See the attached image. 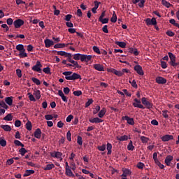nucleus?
<instances>
[{
	"label": "nucleus",
	"mask_w": 179,
	"mask_h": 179,
	"mask_svg": "<svg viewBox=\"0 0 179 179\" xmlns=\"http://www.w3.org/2000/svg\"><path fill=\"white\" fill-rule=\"evenodd\" d=\"M62 75L65 76L66 80H76V79H82L80 75L73 73L72 71H64Z\"/></svg>",
	"instance_id": "nucleus-1"
},
{
	"label": "nucleus",
	"mask_w": 179,
	"mask_h": 179,
	"mask_svg": "<svg viewBox=\"0 0 179 179\" xmlns=\"http://www.w3.org/2000/svg\"><path fill=\"white\" fill-rule=\"evenodd\" d=\"M41 68H43V64H41L40 61H37L36 64L31 68V70L34 71V72L41 73Z\"/></svg>",
	"instance_id": "nucleus-2"
},
{
	"label": "nucleus",
	"mask_w": 179,
	"mask_h": 179,
	"mask_svg": "<svg viewBox=\"0 0 179 179\" xmlns=\"http://www.w3.org/2000/svg\"><path fill=\"white\" fill-rule=\"evenodd\" d=\"M13 24L15 29H20L24 24V21L22 19H17L14 21Z\"/></svg>",
	"instance_id": "nucleus-3"
},
{
	"label": "nucleus",
	"mask_w": 179,
	"mask_h": 179,
	"mask_svg": "<svg viewBox=\"0 0 179 179\" xmlns=\"http://www.w3.org/2000/svg\"><path fill=\"white\" fill-rule=\"evenodd\" d=\"M145 22L147 24V26H156L157 24V21H156L155 17H152V19L150 18H147L145 20Z\"/></svg>",
	"instance_id": "nucleus-4"
},
{
	"label": "nucleus",
	"mask_w": 179,
	"mask_h": 179,
	"mask_svg": "<svg viewBox=\"0 0 179 179\" xmlns=\"http://www.w3.org/2000/svg\"><path fill=\"white\" fill-rule=\"evenodd\" d=\"M168 55L171 59V65H172V66H177L178 65H179V63L176 62V56L174 55V54L169 52Z\"/></svg>",
	"instance_id": "nucleus-5"
},
{
	"label": "nucleus",
	"mask_w": 179,
	"mask_h": 179,
	"mask_svg": "<svg viewBox=\"0 0 179 179\" xmlns=\"http://www.w3.org/2000/svg\"><path fill=\"white\" fill-rule=\"evenodd\" d=\"M134 71L140 76H143V75H145V72H143V69H142V66L139 64H137L134 66Z\"/></svg>",
	"instance_id": "nucleus-6"
},
{
	"label": "nucleus",
	"mask_w": 179,
	"mask_h": 179,
	"mask_svg": "<svg viewBox=\"0 0 179 179\" xmlns=\"http://www.w3.org/2000/svg\"><path fill=\"white\" fill-rule=\"evenodd\" d=\"M141 101H142V103L143 104V106H145V107L146 108L150 109V108H152V107H153V104H152V103L149 102V101H148V99H146L145 97H143L141 99Z\"/></svg>",
	"instance_id": "nucleus-7"
},
{
	"label": "nucleus",
	"mask_w": 179,
	"mask_h": 179,
	"mask_svg": "<svg viewBox=\"0 0 179 179\" xmlns=\"http://www.w3.org/2000/svg\"><path fill=\"white\" fill-rule=\"evenodd\" d=\"M155 82L158 85H165V83H167V80L162 76H158L155 78Z\"/></svg>",
	"instance_id": "nucleus-8"
},
{
	"label": "nucleus",
	"mask_w": 179,
	"mask_h": 179,
	"mask_svg": "<svg viewBox=\"0 0 179 179\" xmlns=\"http://www.w3.org/2000/svg\"><path fill=\"white\" fill-rule=\"evenodd\" d=\"M135 102L133 103V106L135 108H145V107H143V105H142L141 103V100L138 99H134Z\"/></svg>",
	"instance_id": "nucleus-9"
},
{
	"label": "nucleus",
	"mask_w": 179,
	"mask_h": 179,
	"mask_svg": "<svg viewBox=\"0 0 179 179\" xmlns=\"http://www.w3.org/2000/svg\"><path fill=\"white\" fill-rule=\"evenodd\" d=\"M94 69L99 71V72H104V66L101 64H95L93 65Z\"/></svg>",
	"instance_id": "nucleus-10"
},
{
	"label": "nucleus",
	"mask_w": 179,
	"mask_h": 179,
	"mask_svg": "<svg viewBox=\"0 0 179 179\" xmlns=\"http://www.w3.org/2000/svg\"><path fill=\"white\" fill-rule=\"evenodd\" d=\"M93 58V56L92 55H81V62H89L90 59Z\"/></svg>",
	"instance_id": "nucleus-11"
},
{
	"label": "nucleus",
	"mask_w": 179,
	"mask_h": 179,
	"mask_svg": "<svg viewBox=\"0 0 179 179\" xmlns=\"http://www.w3.org/2000/svg\"><path fill=\"white\" fill-rule=\"evenodd\" d=\"M72 55L71 54H69V62H71V64H72L73 66H76V68H79V64L78 63V62L72 59L71 58Z\"/></svg>",
	"instance_id": "nucleus-12"
},
{
	"label": "nucleus",
	"mask_w": 179,
	"mask_h": 179,
	"mask_svg": "<svg viewBox=\"0 0 179 179\" xmlns=\"http://www.w3.org/2000/svg\"><path fill=\"white\" fill-rule=\"evenodd\" d=\"M174 139V136L173 135L166 134L162 137V141L163 142H169V141H173Z\"/></svg>",
	"instance_id": "nucleus-13"
},
{
	"label": "nucleus",
	"mask_w": 179,
	"mask_h": 179,
	"mask_svg": "<svg viewBox=\"0 0 179 179\" xmlns=\"http://www.w3.org/2000/svg\"><path fill=\"white\" fill-rule=\"evenodd\" d=\"M123 120H125V121L127 122V124L129 125H134L135 122L134 121V118L129 117V116H124L122 117Z\"/></svg>",
	"instance_id": "nucleus-14"
},
{
	"label": "nucleus",
	"mask_w": 179,
	"mask_h": 179,
	"mask_svg": "<svg viewBox=\"0 0 179 179\" xmlns=\"http://www.w3.org/2000/svg\"><path fill=\"white\" fill-rule=\"evenodd\" d=\"M52 157H55L56 159H62V153L61 152H53L50 153Z\"/></svg>",
	"instance_id": "nucleus-15"
},
{
	"label": "nucleus",
	"mask_w": 179,
	"mask_h": 179,
	"mask_svg": "<svg viewBox=\"0 0 179 179\" xmlns=\"http://www.w3.org/2000/svg\"><path fill=\"white\" fill-rule=\"evenodd\" d=\"M45 47L46 48H50L52 45H54V42L50 39L46 38L44 40Z\"/></svg>",
	"instance_id": "nucleus-16"
},
{
	"label": "nucleus",
	"mask_w": 179,
	"mask_h": 179,
	"mask_svg": "<svg viewBox=\"0 0 179 179\" xmlns=\"http://www.w3.org/2000/svg\"><path fill=\"white\" fill-rule=\"evenodd\" d=\"M34 136H35L36 139H40L41 138V129H40V128L35 130L34 132Z\"/></svg>",
	"instance_id": "nucleus-17"
},
{
	"label": "nucleus",
	"mask_w": 179,
	"mask_h": 179,
	"mask_svg": "<svg viewBox=\"0 0 179 179\" xmlns=\"http://www.w3.org/2000/svg\"><path fill=\"white\" fill-rule=\"evenodd\" d=\"M90 122H91L92 124H100L101 122H103V120L99 117H93L92 119H90Z\"/></svg>",
	"instance_id": "nucleus-18"
},
{
	"label": "nucleus",
	"mask_w": 179,
	"mask_h": 179,
	"mask_svg": "<svg viewBox=\"0 0 179 179\" xmlns=\"http://www.w3.org/2000/svg\"><path fill=\"white\" fill-rule=\"evenodd\" d=\"M58 94L62 98V100L64 101V103H68V98L65 96V94H64L62 90H59Z\"/></svg>",
	"instance_id": "nucleus-19"
},
{
	"label": "nucleus",
	"mask_w": 179,
	"mask_h": 179,
	"mask_svg": "<svg viewBox=\"0 0 179 179\" xmlns=\"http://www.w3.org/2000/svg\"><path fill=\"white\" fill-rule=\"evenodd\" d=\"M173 157L171 155L166 156L165 158V164H166V166H170V164H171V162H173Z\"/></svg>",
	"instance_id": "nucleus-20"
},
{
	"label": "nucleus",
	"mask_w": 179,
	"mask_h": 179,
	"mask_svg": "<svg viewBox=\"0 0 179 179\" xmlns=\"http://www.w3.org/2000/svg\"><path fill=\"white\" fill-rule=\"evenodd\" d=\"M133 3H138L139 8L145 6V0H133Z\"/></svg>",
	"instance_id": "nucleus-21"
},
{
	"label": "nucleus",
	"mask_w": 179,
	"mask_h": 179,
	"mask_svg": "<svg viewBox=\"0 0 179 179\" xmlns=\"http://www.w3.org/2000/svg\"><path fill=\"white\" fill-rule=\"evenodd\" d=\"M6 104L8 106H12L13 104V96H8L5 98Z\"/></svg>",
	"instance_id": "nucleus-22"
},
{
	"label": "nucleus",
	"mask_w": 179,
	"mask_h": 179,
	"mask_svg": "<svg viewBox=\"0 0 179 179\" xmlns=\"http://www.w3.org/2000/svg\"><path fill=\"white\" fill-rule=\"evenodd\" d=\"M66 172L65 174L67 176V177H75V174H73V172H72V170H71V168L65 169Z\"/></svg>",
	"instance_id": "nucleus-23"
},
{
	"label": "nucleus",
	"mask_w": 179,
	"mask_h": 179,
	"mask_svg": "<svg viewBox=\"0 0 179 179\" xmlns=\"http://www.w3.org/2000/svg\"><path fill=\"white\" fill-rule=\"evenodd\" d=\"M110 71L117 76H122V73L121 71H117L115 69H113L112 70L108 69V72H110Z\"/></svg>",
	"instance_id": "nucleus-24"
},
{
	"label": "nucleus",
	"mask_w": 179,
	"mask_h": 179,
	"mask_svg": "<svg viewBox=\"0 0 179 179\" xmlns=\"http://www.w3.org/2000/svg\"><path fill=\"white\" fill-rule=\"evenodd\" d=\"M129 52L130 54H134V55H139V52H138V49L134 48H129Z\"/></svg>",
	"instance_id": "nucleus-25"
},
{
	"label": "nucleus",
	"mask_w": 179,
	"mask_h": 179,
	"mask_svg": "<svg viewBox=\"0 0 179 179\" xmlns=\"http://www.w3.org/2000/svg\"><path fill=\"white\" fill-rule=\"evenodd\" d=\"M1 128L3 129V131H6V132H10L12 131V127L8 124L1 125Z\"/></svg>",
	"instance_id": "nucleus-26"
},
{
	"label": "nucleus",
	"mask_w": 179,
	"mask_h": 179,
	"mask_svg": "<svg viewBox=\"0 0 179 179\" xmlns=\"http://www.w3.org/2000/svg\"><path fill=\"white\" fill-rule=\"evenodd\" d=\"M107 113V109L106 108H102V109L99 111L98 116L99 118H103V115H106V113Z\"/></svg>",
	"instance_id": "nucleus-27"
},
{
	"label": "nucleus",
	"mask_w": 179,
	"mask_h": 179,
	"mask_svg": "<svg viewBox=\"0 0 179 179\" xmlns=\"http://www.w3.org/2000/svg\"><path fill=\"white\" fill-rule=\"evenodd\" d=\"M34 96H35L37 100H40V99H41V92L40 90H36L34 92Z\"/></svg>",
	"instance_id": "nucleus-28"
},
{
	"label": "nucleus",
	"mask_w": 179,
	"mask_h": 179,
	"mask_svg": "<svg viewBox=\"0 0 179 179\" xmlns=\"http://www.w3.org/2000/svg\"><path fill=\"white\" fill-rule=\"evenodd\" d=\"M106 149L108 150L107 155H111L112 153V149H113V145L111 143H108L106 145Z\"/></svg>",
	"instance_id": "nucleus-29"
},
{
	"label": "nucleus",
	"mask_w": 179,
	"mask_h": 179,
	"mask_svg": "<svg viewBox=\"0 0 179 179\" xmlns=\"http://www.w3.org/2000/svg\"><path fill=\"white\" fill-rule=\"evenodd\" d=\"M115 44L118 45L119 47H121V48H125L127 47V43L125 42L122 41H116Z\"/></svg>",
	"instance_id": "nucleus-30"
},
{
	"label": "nucleus",
	"mask_w": 179,
	"mask_h": 179,
	"mask_svg": "<svg viewBox=\"0 0 179 179\" xmlns=\"http://www.w3.org/2000/svg\"><path fill=\"white\" fill-rule=\"evenodd\" d=\"M82 55L80 53H76L73 55V59H75L76 61H79V59H80V61H82Z\"/></svg>",
	"instance_id": "nucleus-31"
},
{
	"label": "nucleus",
	"mask_w": 179,
	"mask_h": 179,
	"mask_svg": "<svg viewBox=\"0 0 179 179\" xmlns=\"http://www.w3.org/2000/svg\"><path fill=\"white\" fill-rule=\"evenodd\" d=\"M31 174H34V170H27L24 173V177H29V176H31Z\"/></svg>",
	"instance_id": "nucleus-32"
},
{
	"label": "nucleus",
	"mask_w": 179,
	"mask_h": 179,
	"mask_svg": "<svg viewBox=\"0 0 179 179\" xmlns=\"http://www.w3.org/2000/svg\"><path fill=\"white\" fill-rule=\"evenodd\" d=\"M66 47V45L65 43H57L54 45V48L58 49V48H64Z\"/></svg>",
	"instance_id": "nucleus-33"
},
{
	"label": "nucleus",
	"mask_w": 179,
	"mask_h": 179,
	"mask_svg": "<svg viewBox=\"0 0 179 179\" xmlns=\"http://www.w3.org/2000/svg\"><path fill=\"white\" fill-rule=\"evenodd\" d=\"M3 120L4 121H12L13 120V116H12L11 113H9L3 117Z\"/></svg>",
	"instance_id": "nucleus-34"
},
{
	"label": "nucleus",
	"mask_w": 179,
	"mask_h": 179,
	"mask_svg": "<svg viewBox=\"0 0 179 179\" xmlns=\"http://www.w3.org/2000/svg\"><path fill=\"white\" fill-rule=\"evenodd\" d=\"M131 175V170L129 169H124L123 171V173L122 174V177H127V176Z\"/></svg>",
	"instance_id": "nucleus-35"
},
{
	"label": "nucleus",
	"mask_w": 179,
	"mask_h": 179,
	"mask_svg": "<svg viewBox=\"0 0 179 179\" xmlns=\"http://www.w3.org/2000/svg\"><path fill=\"white\" fill-rule=\"evenodd\" d=\"M16 50L17 51H20V52L22 51H26V50H24V46L22 44H19L16 45Z\"/></svg>",
	"instance_id": "nucleus-36"
},
{
	"label": "nucleus",
	"mask_w": 179,
	"mask_h": 179,
	"mask_svg": "<svg viewBox=\"0 0 179 179\" xmlns=\"http://www.w3.org/2000/svg\"><path fill=\"white\" fill-rule=\"evenodd\" d=\"M140 139H141L142 143H148V142H149V138L144 136H140Z\"/></svg>",
	"instance_id": "nucleus-37"
},
{
	"label": "nucleus",
	"mask_w": 179,
	"mask_h": 179,
	"mask_svg": "<svg viewBox=\"0 0 179 179\" xmlns=\"http://www.w3.org/2000/svg\"><path fill=\"white\" fill-rule=\"evenodd\" d=\"M26 129H27V131H31L33 126L31 125V122L30 121H27L26 123Z\"/></svg>",
	"instance_id": "nucleus-38"
},
{
	"label": "nucleus",
	"mask_w": 179,
	"mask_h": 179,
	"mask_svg": "<svg viewBox=\"0 0 179 179\" xmlns=\"http://www.w3.org/2000/svg\"><path fill=\"white\" fill-rule=\"evenodd\" d=\"M0 107H1V108H4L5 110H8V108L6 103H5L3 101H0Z\"/></svg>",
	"instance_id": "nucleus-39"
},
{
	"label": "nucleus",
	"mask_w": 179,
	"mask_h": 179,
	"mask_svg": "<svg viewBox=\"0 0 179 179\" xmlns=\"http://www.w3.org/2000/svg\"><path fill=\"white\" fill-rule=\"evenodd\" d=\"M134 149H135V146H134V144L132 143V141H130V142L129 143L128 145H127V150H134Z\"/></svg>",
	"instance_id": "nucleus-40"
},
{
	"label": "nucleus",
	"mask_w": 179,
	"mask_h": 179,
	"mask_svg": "<svg viewBox=\"0 0 179 179\" xmlns=\"http://www.w3.org/2000/svg\"><path fill=\"white\" fill-rule=\"evenodd\" d=\"M26 50H22V52H20V53H19V57H20V58H27V53H26V52H25Z\"/></svg>",
	"instance_id": "nucleus-41"
},
{
	"label": "nucleus",
	"mask_w": 179,
	"mask_h": 179,
	"mask_svg": "<svg viewBox=\"0 0 179 179\" xmlns=\"http://www.w3.org/2000/svg\"><path fill=\"white\" fill-rule=\"evenodd\" d=\"M0 145L3 148H5V146H6V141L5 138H3V137H0Z\"/></svg>",
	"instance_id": "nucleus-42"
},
{
	"label": "nucleus",
	"mask_w": 179,
	"mask_h": 179,
	"mask_svg": "<svg viewBox=\"0 0 179 179\" xmlns=\"http://www.w3.org/2000/svg\"><path fill=\"white\" fill-rule=\"evenodd\" d=\"M54 167H55V165H54V164H49L46 165V167L44 168V170H45V171L52 170V169H54Z\"/></svg>",
	"instance_id": "nucleus-43"
},
{
	"label": "nucleus",
	"mask_w": 179,
	"mask_h": 179,
	"mask_svg": "<svg viewBox=\"0 0 179 179\" xmlns=\"http://www.w3.org/2000/svg\"><path fill=\"white\" fill-rule=\"evenodd\" d=\"M110 22L112 23H115L117 22V14H115V11H113V14L110 19Z\"/></svg>",
	"instance_id": "nucleus-44"
},
{
	"label": "nucleus",
	"mask_w": 179,
	"mask_h": 179,
	"mask_svg": "<svg viewBox=\"0 0 179 179\" xmlns=\"http://www.w3.org/2000/svg\"><path fill=\"white\" fill-rule=\"evenodd\" d=\"M31 80L34 83H35V85H37V86H39V85H41V82L40 81V80H38L36 78H32Z\"/></svg>",
	"instance_id": "nucleus-45"
},
{
	"label": "nucleus",
	"mask_w": 179,
	"mask_h": 179,
	"mask_svg": "<svg viewBox=\"0 0 179 179\" xmlns=\"http://www.w3.org/2000/svg\"><path fill=\"white\" fill-rule=\"evenodd\" d=\"M117 141H128V136L124 135L120 137H117Z\"/></svg>",
	"instance_id": "nucleus-46"
},
{
	"label": "nucleus",
	"mask_w": 179,
	"mask_h": 179,
	"mask_svg": "<svg viewBox=\"0 0 179 179\" xmlns=\"http://www.w3.org/2000/svg\"><path fill=\"white\" fill-rule=\"evenodd\" d=\"M19 152L20 155H21V156H24V155L27 153V150H26V148H22L21 149L19 150Z\"/></svg>",
	"instance_id": "nucleus-47"
},
{
	"label": "nucleus",
	"mask_w": 179,
	"mask_h": 179,
	"mask_svg": "<svg viewBox=\"0 0 179 179\" xmlns=\"http://www.w3.org/2000/svg\"><path fill=\"white\" fill-rule=\"evenodd\" d=\"M14 144L15 146H21L22 148H24V145L20 142L19 140H15L14 141Z\"/></svg>",
	"instance_id": "nucleus-48"
},
{
	"label": "nucleus",
	"mask_w": 179,
	"mask_h": 179,
	"mask_svg": "<svg viewBox=\"0 0 179 179\" xmlns=\"http://www.w3.org/2000/svg\"><path fill=\"white\" fill-rule=\"evenodd\" d=\"M43 71L47 75H51V69L50 67L43 68Z\"/></svg>",
	"instance_id": "nucleus-49"
},
{
	"label": "nucleus",
	"mask_w": 179,
	"mask_h": 179,
	"mask_svg": "<svg viewBox=\"0 0 179 179\" xmlns=\"http://www.w3.org/2000/svg\"><path fill=\"white\" fill-rule=\"evenodd\" d=\"M129 83H131V86L134 87V89H138V84H136V80H133L132 81L129 80Z\"/></svg>",
	"instance_id": "nucleus-50"
},
{
	"label": "nucleus",
	"mask_w": 179,
	"mask_h": 179,
	"mask_svg": "<svg viewBox=\"0 0 179 179\" xmlns=\"http://www.w3.org/2000/svg\"><path fill=\"white\" fill-rule=\"evenodd\" d=\"M162 3L166 8H170V6H171V4H170V3L167 2L166 0H162Z\"/></svg>",
	"instance_id": "nucleus-51"
},
{
	"label": "nucleus",
	"mask_w": 179,
	"mask_h": 179,
	"mask_svg": "<svg viewBox=\"0 0 179 179\" xmlns=\"http://www.w3.org/2000/svg\"><path fill=\"white\" fill-rule=\"evenodd\" d=\"M77 143H78L80 146L83 145V141L82 140V137L80 136H78L77 138Z\"/></svg>",
	"instance_id": "nucleus-52"
},
{
	"label": "nucleus",
	"mask_w": 179,
	"mask_h": 179,
	"mask_svg": "<svg viewBox=\"0 0 179 179\" xmlns=\"http://www.w3.org/2000/svg\"><path fill=\"white\" fill-rule=\"evenodd\" d=\"M73 94L74 96H77L78 97H79V96H82V91L80 90L74 91L73 92Z\"/></svg>",
	"instance_id": "nucleus-53"
},
{
	"label": "nucleus",
	"mask_w": 179,
	"mask_h": 179,
	"mask_svg": "<svg viewBox=\"0 0 179 179\" xmlns=\"http://www.w3.org/2000/svg\"><path fill=\"white\" fill-rule=\"evenodd\" d=\"M152 159L155 161V163H157L159 162V159H157V152H154L152 155Z\"/></svg>",
	"instance_id": "nucleus-54"
},
{
	"label": "nucleus",
	"mask_w": 179,
	"mask_h": 179,
	"mask_svg": "<svg viewBox=\"0 0 179 179\" xmlns=\"http://www.w3.org/2000/svg\"><path fill=\"white\" fill-rule=\"evenodd\" d=\"M6 23L7 24H8V26H12V24H13L14 22H13V19L12 18H8L6 20Z\"/></svg>",
	"instance_id": "nucleus-55"
},
{
	"label": "nucleus",
	"mask_w": 179,
	"mask_h": 179,
	"mask_svg": "<svg viewBox=\"0 0 179 179\" xmlns=\"http://www.w3.org/2000/svg\"><path fill=\"white\" fill-rule=\"evenodd\" d=\"M15 163V161L13 160V158H10L6 161V164L8 166H10Z\"/></svg>",
	"instance_id": "nucleus-56"
},
{
	"label": "nucleus",
	"mask_w": 179,
	"mask_h": 179,
	"mask_svg": "<svg viewBox=\"0 0 179 179\" xmlns=\"http://www.w3.org/2000/svg\"><path fill=\"white\" fill-rule=\"evenodd\" d=\"M16 74H17V76H18L19 78H22V70H20V69H16Z\"/></svg>",
	"instance_id": "nucleus-57"
},
{
	"label": "nucleus",
	"mask_w": 179,
	"mask_h": 179,
	"mask_svg": "<svg viewBox=\"0 0 179 179\" xmlns=\"http://www.w3.org/2000/svg\"><path fill=\"white\" fill-rule=\"evenodd\" d=\"M98 150H99L100 152H104V150H106V144H103V145H101V146H98Z\"/></svg>",
	"instance_id": "nucleus-58"
},
{
	"label": "nucleus",
	"mask_w": 179,
	"mask_h": 179,
	"mask_svg": "<svg viewBox=\"0 0 179 179\" xmlns=\"http://www.w3.org/2000/svg\"><path fill=\"white\" fill-rule=\"evenodd\" d=\"M167 113H169V110H162V115L164 118H169V114H167Z\"/></svg>",
	"instance_id": "nucleus-59"
},
{
	"label": "nucleus",
	"mask_w": 179,
	"mask_h": 179,
	"mask_svg": "<svg viewBox=\"0 0 179 179\" xmlns=\"http://www.w3.org/2000/svg\"><path fill=\"white\" fill-rule=\"evenodd\" d=\"M99 22H101V23H102L103 24H106L108 23V18H101V20H99Z\"/></svg>",
	"instance_id": "nucleus-60"
},
{
	"label": "nucleus",
	"mask_w": 179,
	"mask_h": 179,
	"mask_svg": "<svg viewBox=\"0 0 179 179\" xmlns=\"http://www.w3.org/2000/svg\"><path fill=\"white\" fill-rule=\"evenodd\" d=\"M28 96L30 101H36V98H34V96L31 93H28Z\"/></svg>",
	"instance_id": "nucleus-61"
},
{
	"label": "nucleus",
	"mask_w": 179,
	"mask_h": 179,
	"mask_svg": "<svg viewBox=\"0 0 179 179\" xmlns=\"http://www.w3.org/2000/svg\"><path fill=\"white\" fill-rule=\"evenodd\" d=\"M54 118V117L52 116V115H45V119L47 120V121H50L51 120H52Z\"/></svg>",
	"instance_id": "nucleus-62"
},
{
	"label": "nucleus",
	"mask_w": 179,
	"mask_h": 179,
	"mask_svg": "<svg viewBox=\"0 0 179 179\" xmlns=\"http://www.w3.org/2000/svg\"><path fill=\"white\" fill-rule=\"evenodd\" d=\"M99 110H100V106H96L93 110V114H97Z\"/></svg>",
	"instance_id": "nucleus-63"
},
{
	"label": "nucleus",
	"mask_w": 179,
	"mask_h": 179,
	"mask_svg": "<svg viewBox=\"0 0 179 179\" xmlns=\"http://www.w3.org/2000/svg\"><path fill=\"white\" fill-rule=\"evenodd\" d=\"M63 92L64 94H69V92H71V90L69 89V87H66L63 89Z\"/></svg>",
	"instance_id": "nucleus-64"
}]
</instances>
